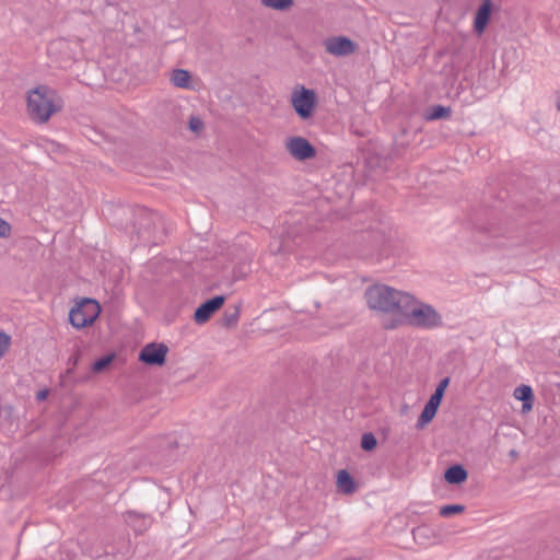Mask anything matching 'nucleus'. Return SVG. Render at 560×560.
Returning <instances> with one entry per match:
<instances>
[{
  "label": "nucleus",
  "instance_id": "nucleus-1",
  "mask_svg": "<svg viewBox=\"0 0 560 560\" xmlns=\"http://www.w3.org/2000/svg\"><path fill=\"white\" fill-rule=\"evenodd\" d=\"M365 299L372 310L386 314L402 315L412 301V295L384 284H374L366 289Z\"/></svg>",
  "mask_w": 560,
  "mask_h": 560
},
{
  "label": "nucleus",
  "instance_id": "nucleus-2",
  "mask_svg": "<svg viewBox=\"0 0 560 560\" xmlns=\"http://www.w3.org/2000/svg\"><path fill=\"white\" fill-rule=\"evenodd\" d=\"M62 105L58 93L47 85H39L28 92L27 113L37 124L47 122L55 113L61 110Z\"/></svg>",
  "mask_w": 560,
  "mask_h": 560
},
{
  "label": "nucleus",
  "instance_id": "nucleus-3",
  "mask_svg": "<svg viewBox=\"0 0 560 560\" xmlns=\"http://www.w3.org/2000/svg\"><path fill=\"white\" fill-rule=\"evenodd\" d=\"M402 316L408 318L411 325L419 328L432 329L443 325L441 314H439L432 305L417 303L413 296L407 311L402 313Z\"/></svg>",
  "mask_w": 560,
  "mask_h": 560
},
{
  "label": "nucleus",
  "instance_id": "nucleus-4",
  "mask_svg": "<svg viewBox=\"0 0 560 560\" xmlns=\"http://www.w3.org/2000/svg\"><path fill=\"white\" fill-rule=\"evenodd\" d=\"M101 311V305L96 300L83 298L70 310L69 322L77 329L92 326Z\"/></svg>",
  "mask_w": 560,
  "mask_h": 560
},
{
  "label": "nucleus",
  "instance_id": "nucleus-5",
  "mask_svg": "<svg viewBox=\"0 0 560 560\" xmlns=\"http://www.w3.org/2000/svg\"><path fill=\"white\" fill-rule=\"evenodd\" d=\"M515 226L508 225L505 222H491L478 232V241L482 242L489 238L488 245L506 246L515 245L518 241H514Z\"/></svg>",
  "mask_w": 560,
  "mask_h": 560
},
{
  "label": "nucleus",
  "instance_id": "nucleus-6",
  "mask_svg": "<svg viewBox=\"0 0 560 560\" xmlns=\"http://www.w3.org/2000/svg\"><path fill=\"white\" fill-rule=\"evenodd\" d=\"M291 104L296 115L306 120L314 115L317 105V94L304 85H296L291 94Z\"/></svg>",
  "mask_w": 560,
  "mask_h": 560
},
{
  "label": "nucleus",
  "instance_id": "nucleus-7",
  "mask_svg": "<svg viewBox=\"0 0 560 560\" xmlns=\"http://www.w3.org/2000/svg\"><path fill=\"white\" fill-rule=\"evenodd\" d=\"M326 52L336 57H347L359 49L358 43L347 36H330L323 43Z\"/></svg>",
  "mask_w": 560,
  "mask_h": 560
},
{
  "label": "nucleus",
  "instance_id": "nucleus-8",
  "mask_svg": "<svg viewBox=\"0 0 560 560\" xmlns=\"http://www.w3.org/2000/svg\"><path fill=\"white\" fill-rule=\"evenodd\" d=\"M158 224H162L161 218L159 214L150 212L148 210H142L140 213V218L137 221V233L139 238L148 242H153L158 240L155 235V228Z\"/></svg>",
  "mask_w": 560,
  "mask_h": 560
},
{
  "label": "nucleus",
  "instance_id": "nucleus-9",
  "mask_svg": "<svg viewBox=\"0 0 560 560\" xmlns=\"http://www.w3.org/2000/svg\"><path fill=\"white\" fill-rule=\"evenodd\" d=\"M168 347L161 342H151L145 345L139 353V361L150 366H162L166 362Z\"/></svg>",
  "mask_w": 560,
  "mask_h": 560
},
{
  "label": "nucleus",
  "instance_id": "nucleus-10",
  "mask_svg": "<svg viewBox=\"0 0 560 560\" xmlns=\"http://www.w3.org/2000/svg\"><path fill=\"white\" fill-rule=\"evenodd\" d=\"M288 152L298 161H306L315 158V147L303 137H292L285 143Z\"/></svg>",
  "mask_w": 560,
  "mask_h": 560
},
{
  "label": "nucleus",
  "instance_id": "nucleus-11",
  "mask_svg": "<svg viewBox=\"0 0 560 560\" xmlns=\"http://www.w3.org/2000/svg\"><path fill=\"white\" fill-rule=\"evenodd\" d=\"M224 302V295H215L208 299L196 308L194 320L199 325L207 323L211 316L223 306Z\"/></svg>",
  "mask_w": 560,
  "mask_h": 560
},
{
  "label": "nucleus",
  "instance_id": "nucleus-12",
  "mask_svg": "<svg viewBox=\"0 0 560 560\" xmlns=\"http://www.w3.org/2000/svg\"><path fill=\"white\" fill-rule=\"evenodd\" d=\"M125 523L130 526L136 534H142L149 529L153 523V518L148 514L138 513L136 511H126L124 514Z\"/></svg>",
  "mask_w": 560,
  "mask_h": 560
},
{
  "label": "nucleus",
  "instance_id": "nucleus-13",
  "mask_svg": "<svg viewBox=\"0 0 560 560\" xmlns=\"http://www.w3.org/2000/svg\"><path fill=\"white\" fill-rule=\"evenodd\" d=\"M492 1L483 0L477 9L474 20V30L476 33L481 34L485 32L492 13Z\"/></svg>",
  "mask_w": 560,
  "mask_h": 560
},
{
  "label": "nucleus",
  "instance_id": "nucleus-14",
  "mask_svg": "<svg viewBox=\"0 0 560 560\" xmlns=\"http://www.w3.org/2000/svg\"><path fill=\"white\" fill-rule=\"evenodd\" d=\"M444 478L450 485H460L468 478V472L460 464H455L444 471Z\"/></svg>",
  "mask_w": 560,
  "mask_h": 560
},
{
  "label": "nucleus",
  "instance_id": "nucleus-15",
  "mask_svg": "<svg viewBox=\"0 0 560 560\" xmlns=\"http://www.w3.org/2000/svg\"><path fill=\"white\" fill-rule=\"evenodd\" d=\"M514 397L517 400L523 401L522 410L529 411L533 408L535 396L532 387L529 385L522 384L517 386L514 390Z\"/></svg>",
  "mask_w": 560,
  "mask_h": 560
},
{
  "label": "nucleus",
  "instance_id": "nucleus-16",
  "mask_svg": "<svg viewBox=\"0 0 560 560\" xmlns=\"http://www.w3.org/2000/svg\"><path fill=\"white\" fill-rule=\"evenodd\" d=\"M336 485L338 491L343 494H352L357 489L353 477L346 469L338 471Z\"/></svg>",
  "mask_w": 560,
  "mask_h": 560
},
{
  "label": "nucleus",
  "instance_id": "nucleus-17",
  "mask_svg": "<svg viewBox=\"0 0 560 560\" xmlns=\"http://www.w3.org/2000/svg\"><path fill=\"white\" fill-rule=\"evenodd\" d=\"M439 407H440L439 405H436L434 401L429 399L427 401V404L424 405V408L417 420L416 427L418 429H422V428H424V425H427L429 422H431L432 419L435 417Z\"/></svg>",
  "mask_w": 560,
  "mask_h": 560
},
{
  "label": "nucleus",
  "instance_id": "nucleus-18",
  "mask_svg": "<svg viewBox=\"0 0 560 560\" xmlns=\"http://www.w3.org/2000/svg\"><path fill=\"white\" fill-rule=\"evenodd\" d=\"M451 107L443 105H434L429 107L424 113V118L429 121L446 119L451 116Z\"/></svg>",
  "mask_w": 560,
  "mask_h": 560
},
{
  "label": "nucleus",
  "instance_id": "nucleus-19",
  "mask_svg": "<svg viewBox=\"0 0 560 560\" xmlns=\"http://www.w3.org/2000/svg\"><path fill=\"white\" fill-rule=\"evenodd\" d=\"M240 305L228 306L221 317L222 326L228 328L236 326L240 318Z\"/></svg>",
  "mask_w": 560,
  "mask_h": 560
},
{
  "label": "nucleus",
  "instance_id": "nucleus-20",
  "mask_svg": "<svg viewBox=\"0 0 560 560\" xmlns=\"http://www.w3.org/2000/svg\"><path fill=\"white\" fill-rule=\"evenodd\" d=\"M191 75L189 71L185 69H175L172 72L171 82L182 89H188L190 86Z\"/></svg>",
  "mask_w": 560,
  "mask_h": 560
},
{
  "label": "nucleus",
  "instance_id": "nucleus-21",
  "mask_svg": "<svg viewBox=\"0 0 560 560\" xmlns=\"http://www.w3.org/2000/svg\"><path fill=\"white\" fill-rule=\"evenodd\" d=\"M114 359H115V354L114 353H109V354H106L104 357L98 358L92 364V371L94 373L103 372L105 369H107L110 365V363L114 361Z\"/></svg>",
  "mask_w": 560,
  "mask_h": 560
},
{
  "label": "nucleus",
  "instance_id": "nucleus-22",
  "mask_svg": "<svg viewBox=\"0 0 560 560\" xmlns=\"http://www.w3.org/2000/svg\"><path fill=\"white\" fill-rule=\"evenodd\" d=\"M448 384H450V377H444L443 380H441V382L436 386L434 393L431 395V397L429 399L440 406L441 401L443 399L445 389L448 386Z\"/></svg>",
  "mask_w": 560,
  "mask_h": 560
},
{
  "label": "nucleus",
  "instance_id": "nucleus-23",
  "mask_svg": "<svg viewBox=\"0 0 560 560\" xmlns=\"http://www.w3.org/2000/svg\"><path fill=\"white\" fill-rule=\"evenodd\" d=\"M70 43L65 38H58L49 43L48 52L57 54V52H67L69 49Z\"/></svg>",
  "mask_w": 560,
  "mask_h": 560
},
{
  "label": "nucleus",
  "instance_id": "nucleus-24",
  "mask_svg": "<svg viewBox=\"0 0 560 560\" xmlns=\"http://www.w3.org/2000/svg\"><path fill=\"white\" fill-rule=\"evenodd\" d=\"M262 4L268 8L284 11L293 5V0H262Z\"/></svg>",
  "mask_w": 560,
  "mask_h": 560
},
{
  "label": "nucleus",
  "instance_id": "nucleus-25",
  "mask_svg": "<svg viewBox=\"0 0 560 560\" xmlns=\"http://www.w3.org/2000/svg\"><path fill=\"white\" fill-rule=\"evenodd\" d=\"M464 511H465V505L448 504V505H444L440 509V515L443 517H450L452 515L463 513Z\"/></svg>",
  "mask_w": 560,
  "mask_h": 560
},
{
  "label": "nucleus",
  "instance_id": "nucleus-26",
  "mask_svg": "<svg viewBox=\"0 0 560 560\" xmlns=\"http://www.w3.org/2000/svg\"><path fill=\"white\" fill-rule=\"evenodd\" d=\"M377 445L375 435L371 432L364 433L361 439V447L366 452L373 451Z\"/></svg>",
  "mask_w": 560,
  "mask_h": 560
},
{
  "label": "nucleus",
  "instance_id": "nucleus-27",
  "mask_svg": "<svg viewBox=\"0 0 560 560\" xmlns=\"http://www.w3.org/2000/svg\"><path fill=\"white\" fill-rule=\"evenodd\" d=\"M188 127L192 132L198 133L203 129L205 125L198 116H190Z\"/></svg>",
  "mask_w": 560,
  "mask_h": 560
},
{
  "label": "nucleus",
  "instance_id": "nucleus-28",
  "mask_svg": "<svg viewBox=\"0 0 560 560\" xmlns=\"http://www.w3.org/2000/svg\"><path fill=\"white\" fill-rule=\"evenodd\" d=\"M10 342L11 337L4 331H0V358H2L8 351Z\"/></svg>",
  "mask_w": 560,
  "mask_h": 560
},
{
  "label": "nucleus",
  "instance_id": "nucleus-29",
  "mask_svg": "<svg viewBox=\"0 0 560 560\" xmlns=\"http://www.w3.org/2000/svg\"><path fill=\"white\" fill-rule=\"evenodd\" d=\"M11 234V225L4 219L0 218V237H9Z\"/></svg>",
  "mask_w": 560,
  "mask_h": 560
},
{
  "label": "nucleus",
  "instance_id": "nucleus-30",
  "mask_svg": "<svg viewBox=\"0 0 560 560\" xmlns=\"http://www.w3.org/2000/svg\"><path fill=\"white\" fill-rule=\"evenodd\" d=\"M80 359V352L78 351L74 355H71L68 360V364L75 366L78 364V361Z\"/></svg>",
  "mask_w": 560,
  "mask_h": 560
},
{
  "label": "nucleus",
  "instance_id": "nucleus-31",
  "mask_svg": "<svg viewBox=\"0 0 560 560\" xmlns=\"http://www.w3.org/2000/svg\"><path fill=\"white\" fill-rule=\"evenodd\" d=\"M47 396V390H40L37 393V399L42 400L45 399Z\"/></svg>",
  "mask_w": 560,
  "mask_h": 560
},
{
  "label": "nucleus",
  "instance_id": "nucleus-32",
  "mask_svg": "<svg viewBox=\"0 0 560 560\" xmlns=\"http://www.w3.org/2000/svg\"><path fill=\"white\" fill-rule=\"evenodd\" d=\"M509 455L513 458V459H516L518 457V452L516 450H511Z\"/></svg>",
  "mask_w": 560,
  "mask_h": 560
},
{
  "label": "nucleus",
  "instance_id": "nucleus-33",
  "mask_svg": "<svg viewBox=\"0 0 560 560\" xmlns=\"http://www.w3.org/2000/svg\"><path fill=\"white\" fill-rule=\"evenodd\" d=\"M557 109L560 112V102L557 103Z\"/></svg>",
  "mask_w": 560,
  "mask_h": 560
},
{
  "label": "nucleus",
  "instance_id": "nucleus-34",
  "mask_svg": "<svg viewBox=\"0 0 560 560\" xmlns=\"http://www.w3.org/2000/svg\"><path fill=\"white\" fill-rule=\"evenodd\" d=\"M559 357H560V349H559Z\"/></svg>",
  "mask_w": 560,
  "mask_h": 560
}]
</instances>
